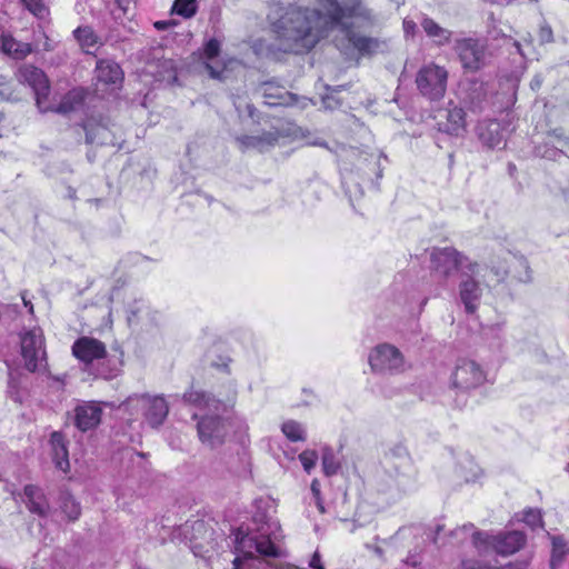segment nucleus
Returning a JSON list of instances; mask_svg holds the SVG:
<instances>
[{
    "label": "nucleus",
    "instance_id": "nucleus-1",
    "mask_svg": "<svg viewBox=\"0 0 569 569\" xmlns=\"http://www.w3.org/2000/svg\"><path fill=\"white\" fill-rule=\"evenodd\" d=\"M291 4L280 8L278 17L270 16L271 26L277 37L283 42L284 50L301 53L311 50L331 29L327 11Z\"/></svg>",
    "mask_w": 569,
    "mask_h": 569
},
{
    "label": "nucleus",
    "instance_id": "nucleus-2",
    "mask_svg": "<svg viewBox=\"0 0 569 569\" xmlns=\"http://www.w3.org/2000/svg\"><path fill=\"white\" fill-rule=\"evenodd\" d=\"M237 383L230 380L227 385L224 399H218L210 393L190 390L183 395V400L199 409L207 410L208 415L200 417L197 428L200 441L214 448L223 443L227 436V425L220 413L231 409L237 399Z\"/></svg>",
    "mask_w": 569,
    "mask_h": 569
},
{
    "label": "nucleus",
    "instance_id": "nucleus-3",
    "mask_svg": "<svg viewBox=\"0 0 569 569\" xmlns=\"http://www.w3.org/2000/svg\"><path fill=\"white\" fill-rule=\"evenodd\" d=\"M253 521L258 525L256 535H241L236 537V550L244 556V559L253 558L254 553L267 557H279L281 550L279 542L283 535L277 519L268 517L264 512H256Z\"/></svg>",
    "mask_w": 569,
    "mask_h": 569
},
{
    "label": "nucleus",
    "instance_id": "nucleus-4",
    "mask_svg": "<svg viewBox=\"0 0 569 569\" xmlns=\"http://www.w3.org/2000/svg\"><path fill=\"white\" fill-rule=\"evenodd\" d=\"M321 9L327 11V20L331 29L340 27L341 30L353 26L348 22L350 19L361 21L362 27H375L378 24V16L372 9L362 3L361 0L339 2L338 0H319Z\"/></svg>",
    "mask_w": 569,
    "mask_h": 569
},
{
    "label": "nucleus",
    "instance_id": "nucleus-5",
    "mask_svg": "<svg viewBox=\"0 0 569 569\" xmlns=\"http://www.w3.org/2000/svg\"><path fill=\"white\" fill-rule=\"evenodd\" d=\"M472 531V545L480 552L495 551L501 556H510L519 551L527 541L523 532L518 530L491 535L488 531L477 530L471 522L465 523L457 532Z\"/></svg>",
    "mask_w": 569,
    "mask_h": 569
},
{
    "label": "nucleus",
    "instance_id": "nucleus-6",
    "mask_svg": "<svg viewBox=\"0 0 569 569\" xmlns=\"http://www.w3.org/2000/svg\"><path fill=\"white\" fill-rule=\"evenodd\" d=\"M475 263L468 257L463 256L455 248H433L430 253L431 270L436 277L442 279V284L447 286L449 279L459 272L475 270Z\"/></svg>",
    "mask_w": 569,
    "mask_h": 569
},
{
    "label": "nucleus",
    "instance_id": "nucleus-7",
    "mask_svg": "<svg viewBox=\"0 0 569 569\" xmlns=\"http://www.w3.org/2000/svg\"><path fill=\"white\" fill-rule=\"evenodd\" d=\"M122 409L132 416L141 415L152 428H157L168 416V405L163 397L149 395H134L129 397L123 403Z\"/></svg>",
    "mask_w": 569,
    "mask_h": 569
},
{
    "label": "nucleus",
    "instance_id": "nucleus-8",
    "mask_svg": "<svg viewBox=\"0 0 569 569\" xmlns=\"http://www.w3.org/2000/svg\"><path fill=\"white\" fill-rule=\"evenodd\" d=\"M342 31L345 33V40L347 41L342 51L348 56H356L358 59L371 58L389 50L386 39L366 36L351 27Z\"/></svg>",
    "mask_w": 569,
    "mask_h": 569
},
{
    "label": "nucleus",
    "instance_id": "nucleus-9",
    "mask_svg": "<svg viewBox=\"0 0 569 569\" xmlns=\"http://www.w3.org/2000/svg\"><path fill=\"white\" fill-rule=\"evenodd\" d=\"M447 80V70L435 63L421 68L416 77V83L420 93L430 100H439L445 96Z\"/></svg>",
    "mask_w": 569,
    "mask_h": 569
},
{
    "label": "nucleus",
    "instance_id": "nucleus-10",
    "mask_svg": "<svg viewBox=\"0 0 569 569\" xmlns=\"http://www.w3.org/2000/svg\"><path fill=\"white\" fill-rule=\"evenodd\" d=\"M21 357L28 371L34 372L46 361L43 332L34 327L20 335Z\"/></svg>",
    "mask_w": 569,
    "mask_h": 569
},
{
    "label": "nucleus",
    "instance_id": "nucleus-11",
    "mask_svg": "<svg viewBox=\"0 0 569 569\" xmlns=\"http://www.w3.org/2000/svg\"><path fill=\"white\" fill-rule=\"evenodd\" d=\"M369 365L378 373H400L406 369L401 351L390 343H380L369 353Z\"/></svg>",
    "mask_w": 569,
    "mask_h": 569
},
{
    "label": "nucleus",
    "instance_id": "nucleus-12",
    "mask_svg": "<svg viewBox=\"0 0 569 569\" xmlns=\"http://www.w3.org/2000/svg\"><path fill=\"white\" fill-rule=\"evenodd\" d=\"M17 79L20 83L28 84L36 96V102L40 111L49 109L47 106L50 84L46 73L32 64L21 66L17 72Z\"/></svg>",
    "mask_w": 569,
    "mask_h": 569
},
{
    "label": "nucleus",
    "instance_id": "nucleus-13",
    "mask_svg": "<svg viewBox=\"0 0 569 569\" xmlns=\"http://www.w3.org/2000/svg\"><path fill=\"white\" fill-rule=\"evenodd\" d=\"M486 380L482 367L471 359H459L451 375L452 387L462 391L478 388Z\"/></svg>",
    "mask_w": 569,
    "mask_h": 569
},
{
    "label": "nucleus",
    "instance_id": "nucleus-14",
    "mask_svg": "<svg viewBox=\"0 0 569 569\" xmlns=\"http://www.w3.org/2000/svg\"><path fill=\"white\" fill-rule=\"evenodd\" d=\"M479 274V264L475 263V270L463 271L459 280V299L467 313H475L481 302L483 287L476 276Z\"/></svg>",
    "mask_w": 569,
    "mask_h": 569
},
{
    "label": "nucleus",
    "instance_id": "nucleus-15",
    "mask_svg": "<svg viewBox=\"0 0 569 569\" xmlns=\"http://www.w3.org/2000/svg\"><path fill=\"white\" fill-rule=\"evenodd\" d=\"M455 50L465 69L478 70L483 66L486 44L480 39L463 38L456 40Z\"/></svg>",
    "mask_w": 569,
    "mask_h": 569
},
{
    "label": "nucleus",
    "instance_id": "nucleus-16",
    "mask_svg": "<svg viewBox=\"0 0 569 569\" xmlns=\"http://www.w3.org/2000/svg\"><path fill=\"white\" fill-rule=\"evenodd\" d=\"M72 355L86 366L103 359L107 349L103 342L91 337H80L72 345Z\"/></svg>",
    "mask_w": 569,
    "mask_h": 569
},
{
    "label": "nucleus",
    "instance_id": "nucleus-17",
    "mask_svg": "<svg viewBox=\"0 0 569 569\" xmlns=\"http://www.w3.org/2000/svg\"><path fill=\"white\" fill-rule=\"evenodd\" d=\"M388 460L397 476V487L405 488L411 478V460L407 449L402 446H396L388 455Z\"/></svg>",
    "mask_w": 569,
    "mask_h": 569
},
{
    "label": "nucleus",
    "instance_id": "nucleus-18",
    "mask_svg": "<svg viewBox=\"0 0 569 569\" xmlns=\"http://www.w3.org/2000/svg\"><path fill=\"white\" fill-rule=\"evenodd\" d=\"M445 120H439L438 130L452 137H461L466 132V112L458 106L450 104L443 112Z\"/></svg>",
    "mask_w": 569,
    "mask_h": 569
},
{
    "label": "nucleus",
    "instance_id": "nucleus-19",
    "mask_svg": "<svg viewBox=\"0 0 569 569\" xmlns=\"http://www.w3.org/2000/svg\"><path fill=\"white\" fill-rule=\"evenodd\" d=\"M102 409L94 401L78 405L74 409L76 426L81 431L96 428L101 421Z\"/></svg>",
    "mask_w": 569,
    "mask_h": 569
},
{
    "label": "nucleus",
    "instance_id": "nucleus-20",
    "mask_svg": "<svg viewBox=\"0 0 569 569\" xmlns=\"http://www.w3.org/2000/svg\"><path fill=\"white\" fill-rule=\"evenodd\" d=\"M479 139L489 148L499 147L503 140L501 124L497 120H483L477 127Z\"/></svg>",
    "mask_w": 569,
    "mask_h": 569
},
{
    "label": "nucleus",
    "instance_id": "nucleus-21",
    "mask_svg": "<svg viewBox=\"0 0 569 569\" xmlns=\"http://www.w3.org/2000/svg\"><path fill=\"white\" fill-rule=\"evenodd\" d=\"M96 77L100 82L117 84L122 82L123 71L116 61L103 59L97 62Z\"/></svg>",
    "mask_w": 569,
    "mask_h": 569
},
{
    "label": "nucleus",
    "instance_id": "nucleus-22",
    "mask_svg": "<svg viewBox=\"0 0 569 569\" xmlns=\"http://www.w3.org/2000/svg\"><path fill=\"white\" fill-rule=\"evenodd\" d=\"M278 139L279 133L277 131H267L258 136H240L237 138V141L242 149L252 148L259 151H264L273 147Z\"/></svg>",
    "mask_w": 569,
    "mask_h": 569
},
{
    "label": "nucleus",
    "instance_id": "nucleus-23",
    "mask_svg": "<svg viewBox=\"0 0 569 569\" xmlns=\"http://www.w3.org/2000/svg\"><path fill=\"white\" fill-rule=\"evenodd\" d=\"M50 446L52 451V460L59 470L67 471L70 467L69 453L64 436L54 431L50 437Z\"/></svg>",
    "mask_w": 569,
    "mask_h": 569
},
{
    "label": "nucleus",
    "instance_id": "nucleus-24",
    "mask_svg": "<svg viewBox=\"0 0 569 569\" xmlns=\"http://www.w3.org/2000/svg\"><path fill=\"white\" fill-rule=\"evenodd\" d=\"M0 49L7 56L21 60L32 52L30 43L17 41L11 34L0 33Z\"/></svg>",
    "mask_w": 569,
    "mask_h": 569
},
{
    "label": "nucleus",
    "instance_id": "nucleus-25",
    "mask_svg": "<svg viewBox=\"0 0 569 569\" xmlns=\"http://www.w3.org/2000/svg\"><path fill=\"white\" fill-rule=\"evenodd\" d=\"M221 49V42L218 39H210L204 43L203 58L206 60L204 66L209 74L213 79L222 80L224 78L226 68L214 67L211 62L216 59Z\"/></svg>",
    "mask_w": 569,
    "mask_h": 569
},
{
    "label": "nucleus",
    "instance_id": "nucleus-26",
    "mask_svg": "<svg viewBox=\"0 0 569 569\" xmlns=\"http://www.w3.org/2000/svg\"><path fill=\"white\" fill-rule=\"evenodd\" d=\"M420 26L426 34L432 39L435 44L442 47L450 42L452 32L446 28H442L428 16H422Z\"/></svg>",
    "mask_w": 569,
    "mask_h": 569
},
{
    "label": "nucleus",
    "instance_id": "nucleus-27",
    "mask_svg": "<svg viewBox=\"0 0 569 569\" xmlns=\"http://www.w3.org/2000/svg\"><path fill=\"white\" fill-rule=\"evenodd\" d=\"M24 497L30 512L41 517L47 515L49 506L40 488L33 485L26 486Z\"/></svg>",
    "mask_w": 569,
    "mask_h": 569
},
{
    "label": "nucleus",
    "instance_id": "nucleus-28",
    "mask_svg": "<svg viewBox=\"0 0 569 569\" xmlns=\"http://www.w3.org/2000/svg\"><path fill=\"white\" fill-rule=\"evenodd\" d=\"M83 129L87 143L104 144L109 141V130L103 124H93L88 121L84 123Z\"/></svg>",
    "mask_w": 569,
    "mask_h": 569
},
{
    "label": "nucleus",
    "instance_id": "nucleus-29",
    "mask_svg": "<svg viewBox=\"0 0 569 569\" xmlns=\"http://www.w3.org/2000/svg\"><path fill=\"white\" fill-rule=\"evenodd\" d=\"M73 34L87 53H90L91 49L98 44V36L90 27H79Z\"/></svg>",
    "mask_w": 569,
    "mask_h": 569
},
{
    "label": "nucleus",
    "instance_id": "nucleus-30",
    "mask_svg": "<svg viewBox=\"0 0 569 569\" xmlns=\"http://www.w3.org/2000/svg\"><path fill=\"white\" fill-rule=\"evenodd\" d=\"M281 430L283 435L290 441H305L306 440V429L305 427L295 420L284 421L281 426Z\"/></svg>",
    "mask_w": 569,
    "mask_h": 569
},
{
    "label": "nucleus",
    "instance_id": "nucleus-31",
    "mask_svg": "<svg viewBox=\"0 0 569 569\" xmlns=\"http://www.w3.org/2000/svg\"><path fill=\"white\" fill-rule=\"evenodd\" d=\"M551 542H552V552H551L550 566L552 569H556L561 563L568 549H567L566 540L560 536H553L551 538Z\"/></svg>",
    "mask_w": 569,
    "mask_h": 569
},
{
    "label": "nucleus",
    "instance_id": "nucleus-32",
    "mask_svg": "<svg viewBox=\"0 0 569 569\" xmlns=\"http://www.w3.org/2000/svg\"><path fill=\"white\" fill-rule=\"evenodd\" d=\"M469 102L473 111H481L487 106V90L483 83L475 84L472 94L469 97Z\"/></svg>",
    "mask_w": 569,
    "mask_h": 569
},
{
    "label": "nucleus",
    "instance_id": "nucleus-33",
    "mask_svg": "<svg viewBox=\"0 0 569 569\" xmlns=\"http://www.w3.org/2000/svg\"><path fill=\"white\" fill-rule=\"evenodd\" d=\"M197 7V0H174L172 11L188 19L196 14Z\"/></svg>",
    "mask_w": 569,
    "mask_h": 569
},
{
    "label": "nucleus",
    "instance_id": "nucleus-34",
    "mask_svg": "<svg viewBox=\"0 0 569 569\" xmlns=\"http://www.w3.org/2000/svg\"><path fill=\"white\" fill-rule=\"evenodd\" d=\"M61 508L70 520H77L81 513L80 505L69 495L62 497Z\"/></svg>",
    "mask_w": 569,
    "mask_h": 569
},
{
    "label": "nucleus",
    "instance_id": "nucleus-35",
    "mask_svg": "<svg viewBox=\"0 0 569 569\" xmlns=\"http://www.w3.org/2000/svg\"><path fill=\"white\" fill-rule=\"evenodd\" d=\"M339 462L337 461L335 453L330 449H325L322 452V469L326 476L336 475L339 470Z\"/></svg>",
    "mask_w": 569,
    "mask_h": 569
},
{
    "label": "nucleus",
    "instance_id": "nucleus-36",
    "mask_svg": "<svg viewBox=\"0 0 569 569\" xmlns=\"http://www.w3.org/2000/svg\"><path fill=\"white\" fill-rule=\"evenodd\" d=\"M82 96L79 91L69 92L58 107L59 112L67 113L76 108V104H80Z\"/></svg>",
    "mask_w": 569,
    "mask_h": 569
},
{
    "label": "nucleus",
    "instance_id": "nucleus-37",
    "mask_svg": "<svg viewBox=\"0 0 569 569\" xmlns=\"http://www.w3.org/2000/svg\"><path fill=\"white\" fill-rule=\"evenodd\" d=\"M523 522L528 525L531 529L542 528V515L539 509H528L523 511Z\"/></svg>",
    "mask_w": 569,
    "mask_h": 569
},
{
    "label": "nucleus",
    "instance_id": "nucleus-38",
    "mask_svg": "<svg viewBox=\"0 0 569 569\" xmlns=\"http://www.w3.org/2000/svg\"><path fill=\"white\" fill-rule=\"evenodd\" d=\"M299 460L305 471L310 473L317 465L318 453L315 450H305L299 455Z\"/></svg>",
    "mask_w": 569,
    "mask_h": 569
},
{
    "label": "nucleus",
    "instance_id": "nucleus-39",
    "mask_svg": "<svg viewBox=\"0 0 569 569\" xmlns=\"http://www.w3.org/2000/svg\"><path fill=\"white\" fill-rule=\"evenodd\" d=\"M23 6L36 17L44 18L48 13V9L43 4L42 0H20Z\"/></svg>",
    "mask_w": 569,
    "mask_h": 569
},
{
    "label": "nucleus",
    "instance_id": "nucleus-40",
    "mask_svg": "<svg viewBox=\"0 0 569 569\" xmlns=\"http://www.w3.org/2000/svg\"><path fill=\"white\" fill-rule=\"evenodd\" d=\"M521 73L518 71L512 72L510 76L506 79V90L511 93V96H515V92L518 88L519 81H520Z\"/></svg>",
    "mask_w": 569,
    "mask_h": 569
},
{
    "label": "nucleus",
    "instance_id": "nucleus-41",
    "mask_svg": "<svg viewBox=\"0 0 569 569\" xmlns=\"http://www.w3.org/2000/svg\"><path fill=\"white\" fill-rule=\"evenodd\" d=\"M539 40L541 43H549L553 40L552 29L548 24H542L539 29Z\"/></svg>",
    "mask_w": 569,
    "mask_h": 569
},
{
    "label": "nucleus",
    "instance_id": "nucleus-42",
    "mask_svg": "<svg viewBox=\"0 0 569 569\" xmlns=\"http://www.w3.org/2000/svg\"><path fill=\"white\" fill-rule=\"evenodd\" d=\"M311 491L315 496V499H316V503L317 506L319 507L320 511L323 512L325 509L321 505V501H320V483L317 479H313L312 482H311Z\"/></svg>",
    "mask_w": 569,
    "mask_h": 569
},
{
    "label": "nucleus",
    "instance_id": "nucleus-43",
    "mask_svg": "<svg viewBox=\"0 0 569 569\" xmlns=\"http://www.w3.org/2000/svg\"><path fill=\"white\" fill-rule=\"evenodd\" d=\"M463 526L461 527H458L456 528L455 530L451 531L450 536L456 539L457 543H462L467 537H471L472 538V531H463V532H457L459 529H461Z\"/></svg>",
    "mask_w": 569,
    "mask_h": 569
},
{
    "label": "nucleus",
    "instance_id": "nucleus-44",
    "mask_svg": "<svg viewBox=\"0 0 569 569\" xmlns=\"http://www.w3.org/2000/svg\"><path fill=\"white\" fill-rule=\"evenodd\" d=\"M231 362V359L229 357H218L217 360L212 361V366L224 370L226 372H229V363Z\"/></svg>",
    "mask_w": 569,
    "mask_h": 569
},
{
    "label": "nucleus",
    "instance_id": "nucleus-45",
    "mask_svg": "<svg viewBox=\"0 0 569 569\" xmlns=\"http://www.w3.org/2000/svg\"><path fill=\"white\" fill-rule=\"evenodd\" d=\"M403 32L406 36H413L417 29V23L413 20L405 19L403 20Z\"/></svg>",
    "mask_w": 569,
    "mask_h": 569
},
{
    "label": "nucleus",
    "instance_id": "nucleus-46",
    "mask_svg": "<svg viewBox=\"0 0 569 569\" xmlns=\"http://www.w3.org/2000/svg\"><path fill=\"white\" fill-rule=\"evenodd\" d=\"M461 569H492L488 566H482L479 561L476 560H467L462 562Z\"/></svg>",
    "mask_w": 569,
    "mask_h": 569
},
{
    "label": "nucleus",
    "instance_id": "nucleus-47",
    "mask_svg": "<svg viewBox=\"0 0 569 569\" xmlns=\"http://www.w3.org/2000/svg\"><path fill=\"white\" fill-rule=\"evenodd\" d=\"M309 566L312 568V569H323L322 565H321V558H320V555L318 551H316L309 562Z\"/></svg>",
    "mask_w": 569,
    "mask_h": 569
},
{
    "label": "nucleus",
    "instance_id": "nucleus-48",
    "mask_svg": "<svg viewBox=\"0 0 569 569\" xmlns=\"http://www.w3.org/2000/svg\"><path fill=\"white\" fill-rule=\"evenodd\" d=\"M561 154H562V151L557 146L550 150H546L542 156L546 158H549V159H557V157H559Z\"/></svg>",
    "mask_w": 569,
    "mask_h": 569
},
{
    "label": "nucleus",
    "instance_id": "nucleus-49",
    "mask_svg": "<svg viewBox=\"0 0 569 569\" xmlns=\"http://www.w3.org/2000/svg\"><path fill=\"white\" fill-rule=\"evenodd\" d=\"M501 569H527V565L525 562L509 563Z\"/></svg>",
    "mask_w": 569,
    "mask_h": 569
},
{
    "label": "nucleus",
    "instance_id": "nucleus-50",
    "mask_svg": "<svg viewBox=\"0 0 569 569\" xmlns=\"http://www.w3.org/2000/svg\"><path fill=\"white\" fill-rule=\"evenodd\" d=\"M173 24L172 21H157L154 23V27L158 29V30H164L167 29L169 26Z\"/></svg>",
    "mask_w": 569,
    "mask_h": 569
},
{
    "label": "nucleus",
    "instance_id": "nucleus-51",
    "mask_svg": "<svg viewBox=\"0 0 569 569\" xmlns=\"http://www.w3.org/2000/svg\"><path fill=\"white\" fill-rule=\"evenodd\" d=\"M244 559L241 557H236L233 560V569H243Z\"/></svg>",
    "mask_w": 569,
    "mask_h": 569
},
{
    "label": "nucleus",
    "instance_id": "nucleus-52",
    "mask_svg": "<svg viewBox=\"0 0 569 569\" xmlns=\"http://www.w3.org/2000/svg\"><path fill=\"white\" fill-rule=\"evenodd\" d=\"M541 84V81L539 78H535L532 81H531V88L532 89H536V88H539Z\"/></svg>",
    "mask_w": 569,
    "mask_h": 569
},
{
    "label": "nucleus",
    "instance_id": "nucleus-53",
    "mask_svg": "<svg viewBox=\"0 0 569 569\" xmlns=\"http://www.w3.org/2000/svg\"><path fill=\"white\" fill-rule=\"evenodd\" d=\"M247 111H248V116L253 118V116H254V107L252 104H247Z\"/></svg>",
    "mask_w": 569,
    "mask_h": 569
},
{
    "label": "nucleus",
    "instance_id": "nucleus-54",
    "mask_svg": "<svg viewBox=\"0 0 569 569\" xmlns=\"http://www.w3.org/2000/svg\"><path fill=\"white\" fill-rule=\"evenodd\" d=\"M139 311H140V309H138L137 311L132 310L131 316H129V321H131L134 318H139V316H138Z\"/></svg>",
    "mask_w": 569,
    "mask_h": 569
},
{
    "label": "nucleus",
    "instance_id": "nucleus-55",
    "mask_svg": "<svg viewBox=\"0 0 569 569\" xmlns=\"http://www.w3.org/2000/svg\"><path fill=\"white\" fill-rule=\"evenodd\" d=\"M513 46L516 47V49H517V51L519 52L520 56H525V53L521 51L519 42H515Z\"/></svg>",
    "mask_w": 569,
    "mask_h": 569
},
{
    "label": "nucleus",
    "instance_id": "nucleus-56",
    "mask_svg": "<svg viewBox=\"0 0 569 569\" xmlns=\"http://www.w3.org/2000/svg\"><path fill=\"white\" fill-rule=\"evenodd\" d=\"M557 143L560 146V147H563L565 143L563 141L557 136Z\"/></svg>",
    "mask_w": 569,
    "mask_h": 569
},
{
    "label": "nucleus",
    "instance_id": "nucleus-57",
    "mask_svg": "<svg viewBox=\"0 0 569 569\" xmlns=\"http://www.w3.org/2000/svg\"><path fill=\"white\" fill-rule=\"evenodd\" d=\"M234 106H236V109L238 110V112H240V106L237 102H234Z\"/></svg>",
    "mask_w": 569,
    "mask_h": 569
},
{
    "label": "nucleus",
    "instance_id": "nucleus-58",
    "mask_svg": "<svg viewBox=\"0 0 569 569\" xmlns=\"http://www.w3.org/2000/svg\"><path fill=\"white\" fill-rule=\"evenodd\" d=\"M441 529H442V527H441V526H438V527H437V533H439Z\"/></svg>",
    "mask_w": 569,
    "mask_h": 569
},
{
    "label": "nucleus",
    "instance_id": "nucleus-59",
    "mask_svg": "<svg viewBox=\"0 0 569 569\" xmlns=\"http://www.w3.org/2000/svg\"><path fill=\"white\" fill-rule=\"evenodd\" d=\"M315 144H318V146H326L323 142H315Z\"/></svg>",
    "mask_w": 569,
    "mask_h": 569
},
{
    "label": "nucleus",
    "instance_id": "nucleus-60",
    "mask_svg": "<svg viewBox=\"0 0 569 569\" xmlns=\"http://www.w3.org/2000/svg\"><path fill=\"white\" fill-rule=\"evenodd\" d=\"M29 311H30V312H33V307H32V305H30V307H29Z\"/></svg>",
    "mask_w": 569,
    "mask_h": 569
},
{
    "label": "nucleus",
    "instance_id": "nucleus-61",
    "mask_svg": "<svg viewBox=\"0 0 569 569\" xmlns=\"http://www.w3.org/2000/svg\"><path fill=\"white\" fill-rule=\"evenodd\" d=\"M568 471H569V463H568Z\"/></svg>",
    "mask_w": 569,
    "mask_h": 569
}]
</instances>
